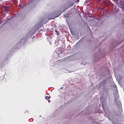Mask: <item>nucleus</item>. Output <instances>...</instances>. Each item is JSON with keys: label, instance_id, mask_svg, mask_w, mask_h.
Segmentation results:
<instances>
[{"label": "nucleus", "instance_id": "nucleus-1", "mask_svg": "<svg viewBox=\"0 0 124 124\" xmlns=\"http://www.w3.org/2000/svg\"><path fill=\"white\" fill-rule=\"evenodd\" d=\"M57 17H59V16H51V17H48L47 19L48 20H53V19H55V18H57Z\"/></svg>", "mask_w": 124, "mask_h": 124}, {"label": "nucleus", "instance_id": "nucleus-2", "mask_svg": "<svg viewBox=\"0 0 124 124\" xmlns=\"http://www.w3.org/2000/svg\"><path fill=\"white\" fill-rule=\"evenodd\" d=\"M37 31V30L34 29H32V34H35L36 32Z\"/></svg>", "mask_w": 124, "mask_h": 124}, {"label": "nucleus", "instance_id": "nucleus-3", "mask_svg": "<svg viewBox=\"0 0 124 124\" xmlns=\"http://www.w3.org/2000/svg\"><path fill=\"white\" fill-rule=\"evenodd\" d=\"M3 8L4 9L5 11H6V12L8 11V10L9 9V8H8V7H6L5 6H3Z\"/></svg>", "mask_w": 124, "mask_h": 124}, {"label": "nucleus", "instance_id": "nucleus-4", "mask_svg": "<svg viewBox=\"0 0 124 124\" xmlns=\"http://www.w3.org/2000/svg\"><path fill=\"white\" fill-rule=\"evenodd\" d=\"M45 98L46 100H49L50 99V98H51V97H50V96H46Z\"/></svg>", "mask_w": 124, "mask_h": 124}, {"label": "nucleus", "instance_id": "nucleus-5", "mask_svg": "<svg viewBox=\"0 0 124 124\" xmlns=\"http://www.w3.org/2000/svg\"><path fill=\"white\" fill-rule=\"evenodd\" d=\"M88 15H89V16L92 15V14H86V16H88Z\"/></svg>", "mask_w": 124, "mask_h": 124}, {"label": "nucleus", "instance_id": "nucleus-6", "mask_svg": "<svg viewBox=\"0 0 124 124\" xmlns=\"http://www.w3.org/2000/svg\"><path fill=\"white\" fill-rule=\"evenodd\" d=\"M55 31H56V32H57V33L58 34H59V31H58L55 30Z\"/></svg>", "mask_w": 124, "mask_h": 124}, {"label": "nucleus", "instance_id": "nucleus-7", "mask_svg": "<svg viewBox=\"0 0 124 124\" xmlns=\"http://www.w3.org/2000/svg\"><path fill=\"white\" fill-rule=\"evenodd\" d=\"M62 51H61V52H59V53H58V54L60 55V54H62Z\"/></svg>", "mask_w": 124, "mask_h": 124}, {"label": "nucleus", "instance_id": "nucleus-8", "mask_svg": "<svg viewBox=\"0 0 124 124\" xmlns=\"http://www.w3.org/2000/svg\"><path fill=\"white\" fill-rule=\"evenodd\" d=\"M34 37H35V36L34 35H33V36L32 35V38H34Z\"/></svg>", "mask_w": 124, "mask_h": 124}, {"label": "nucleus", "instance_id": "nucleus-9", "mask_svg": "<svg viewBox=\"0 0 124 124\" xmlns=\"http://www.w3.org/2000/svg\"><path fill=\"white\" fill-rule=\"evenodd\" d=\"M48 102H49V103H50L51 102V101L48 100Z\"/></svg>", "mask_w": 124, "mask_h": 124}, {"label": "nucleus", "instance_id": "nucleus-10", "mask_svg": "<svg viewBox=\"0 0 124 124\" xmlns=\"http://www.w3.org/2000/svg\"><path fill=\"white\" fill-rule=\"evenodd\" d=\"M89 17H90V18H92V16H89Z\"/></svg>", "mask_w": 124, "mask_h": 124}, {"label": "nucleus", "instance_id": "nucleus-11", "mask_svg": "<svg viewBox=\"0 0 124 124\" xmlns=\"http://www.w3.org/2000/svg\"><path fill=\"white\" fill-rule=\"evenodd\" d=\"M79 16H81V15L79 14Z\"/></svg>", "mask_w": 124, "mask_h": 124}]
</instances>
